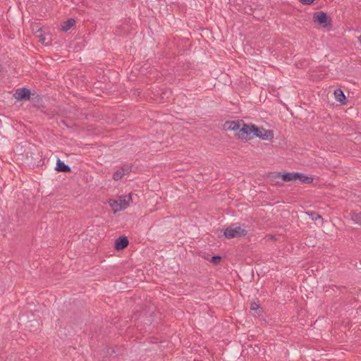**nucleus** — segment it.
<instances>
[{
  "label": "nucleus",
  "mask_w": 361,
  "mask_h": 361,
  "mask_svg": "<svg viewBox=\"0 0 361 361\" xmlns=\"http://www.w3.org/2000/svg\"><path fill=\"white\" fill-rule=\"evenodd\" d=\"M252 127H253V124H246L243 122L238 131L235 133V137L240 140H247L252 139V132H253Z\"/></svg>",
  "instance_id": "1"
},
{
  "label": "nucleus",
  "mask_w": 361,
  "mask_h": 361,
  "mask_svg": "<svg viewBox=\"0 0 361 361\" xmlns=\"http://www.w3.org/2000/svg\"><path fill=\"white\" fill-rule=\"evenodd\" d=\"M247 233V231L241 228L240 226H229L224 230V236L228 238H234L241 236H245Z\"/></svg>",
  "instance_id": "2"
},
{
  "label": "nucleus",
  "mask_w": 361,
  "mask_h": 361,
  "mask_svg": "<svg viewBox=\"0 0 361 361\" xmlns=\"http://www.w3.org/2000/svg\"><path fill=\"white\" fill-rule=\"evenodd\" d=\"M252 132V137L255 136L256 137H259L263 140H270L274 137V133L272 130H265L263 128H258L255 125L253 124Z\"/></svg>",
  "instance_id": "3"
},
{
  "label": "nucleus",
  "mask_w": 361,
  "mask_h": 361,
  "mask_svg": "<svg viewBox=\"0 0 361 361\" xmlns=\"http://www.w3.org/2000/svg\"><path fill=\"white\" fill-rule=\"evenodd\" d=\"M313 20L315 23L322 25L324 27L332 26V20L331 18L323 11L315 12L313 15Z\"/></svg>",
  "instance_id": "4"
},
{
  "label": "nucleus",
  "mask_w": 361,
  "mask_h": 361,
  "mask_svg": "<svg viewBox=\"0 0 361 361\" xmlns=\"http://www.w3.org/2000/svg\"><path fill=\"white\" fill-rule=\"evenodd\" d=\"M272 177L275 179L281 178L285 182L295 180V172L274 173Z\"/></svg>",
  "instance_id": "5"
},
{
  "label": "nucleus",
  "mask_w": 361,
  "mask_h": 361,
  "mask_svg": "<svg viewBox=\"0 0 361 361\" xmlns=\"http://www.w3.org/2000/svg\"><path fill=\"white\" fill-rule=\"evenodd\" d=\"M132 200V195L129 194L128 195L121 196L119 197L118 201L119 202L118 207H116L114 209V212H117L121 210L125 209L129 205V202Z\"/></svg>",
  "instance_id": "6"
},
{
  "label": "nucleus",
  "mask_w": 361,
  "mask_h": 361,
  "mask_svg": "<svg viewBox=\"0 0 361 361\" xmlns=\"http://www.w3.org/2000/svg\"><path fill=\"white\" fill-rule=\"evenodd\" d=\"M30 94L29 89L22 87L18 89L13 96L17 100H28L30 98Z\"/></svg>",
  "instance_id": "7"
},
{
  "label": "nucleus",
  "mask_w": 361,
  "mask_h": 361,
  "mask_svg": "<svg viewBox=\"0 0 361 361\" xmlns=\"http://www.w3.org/2000/svg\"><path fill=\"white\" fill-rule=\"evenodd\" d=\"M129 241L127 237L122 235L118 237L115 241V248L117 250H121L128 245Z\"/></svg>",
  "instance_id": "8"
},
{
  "label": "nucleus",
  "mask_w": 361,
  "mask_h": 361,
  "mask_svg": "<svg viewBox=\"0 0 361 361\" xmlns=\"http://www.w3.org/2000/svg\"><path fill=\"white\" fill-rule=\"evenodd\" d=\"M55 170L59 172H71V167L66 164L63 161H61L60 159H58L56 160V165L55 167Z\"/></svg>",
  "instance_id": "9"
},
{
  "label": "nucleus",
  "mask_w": 361,
  "mask_h": 361,
  "mask_svg": "<svg viewBox=\"0 0 361 361\" xmlns=\"http://www.w3.org/2000/svg\"><path fill=\"white\" fill-rule=\"evenodd\" d=\"M241 126V123L240 121H226L224 124V128L228 130L235 131V133L238 131L239 128Z\"/></svg>",
  "instance_id": "10"
},
{
  "label": "nucleus",
  "mask_w": 361,
  "mask_h": 361,
  "mask_svg": "<svg viewBox=\"0 0 361 361\" xmlns=\"http://www.w3.org/2000/svg\"><path fill=\"white\" fill-rule=\"evenodd\" d=\"M298 180L302 183L310 184L313 182V178L307 176L304 173L295 172V180Z\"/></svg>",
  "instance_id": "11"
},
{
  "label": "nucleus",
  "mask_w": 361,
  "mask_h": 361,
  "mask_svg": "<svg viewBox=\"0 0 361 361\" xmlns=\"http://www.w3.org/2000/svg\"><path fill=\"white\" fill-rule=\"evenodd\" d=\"M334 96L336 99L341 102L342 104L345 103L346 97L343 92V90L340 88L336 89L334 90Z\"/></svg>",
  "instance_id": "12"
},
{
  "label": "nucleus",
  "mask_w": 361,
  "mask_h": 361,
  "mask_svg": "<svg viewBox=\"0 0 361 361\" xmlns=\"http://www.w3.org/2000/svg\"><path fill=\"white\" fill-rule=\"evenodd\" d=\"M75 21L73 18H70L61 25V30L67 32L75 24Z\"/></svg>",
  "instance_id": "13"
},
{
  "label": "nucleus",
  "mask_w": 361,
  "mask_h": 361,
  "mask_svg": "<svg viewBox=\"0 0 361 361\" xmlns=\"http://www.w3.org/2000/svg\"><path fill=\"white\" fill-rule=\"evenodd\" d=\"M124 174H125L124 167H122L121 169L117 170L116 171H115L114 173L113 179L115 180H118L123 177V176Z\"/></svg>",
  "instance_id": "14"
},
{
  "label": "nucleus",
  "mask_w": 361,
  "mask_h": 361,
  "mask_svg": "<svg viewBox=\"0 0 361 361\" xmlns=\"http://www.w3.org/2000/svg\"><path fill=\"white\" fill-rule=\"evenodd\" d=\"M42 27H39V29H37L36 31H35V35H36V37L37 38H39V41L42 43V44H44V41L46 39V37L42 33Z\"/></svg>",
  "instance_id": "15"
},
{
  "label": "nucleus",
  "mask_w": 361,
  "mask_h": 361,
  "mask_svg": "<svg viewBox=\"0 0 361 361\" xmlns=\"http://www.w3.org/2000/svg\"><path fill=\"white\" fill-rule=\"evenodd\" d=\"M351 219L355 224L361 225V213H353Z\"/></svg>",
  "instance_id": "16"
},
{
  "label": "nucleus",
  "mask_w": 361,
  "mask_h": 361,
  "mask_svg": "<svg viewBox=\"0 0 361 361\" xmlns=\"http://www.w3.org/2000/svg\"><path fill=\"white\" fill-rule=\"evenodd\" d=\"M307 214L310 216V218L313 221H317L318 219H322V216L319 214L315 212H311L310 213L307 212Z\"/></svg>",
  "instance_id": "17"
},
{
  "label": "nucleus",
  "mask_w": 361,
  "mask_h": 361,
  "mask_svg": "<svg viewBox=\"0 0 361 361\" xmlns=\"http://www.w3.org/2000/svg\"><path fill=\"white\" fill-rule=\"evenodd\" d=\"M221 261V257L219 255H214L212 257L210 262L213 263L214 264H219L220 262Z\"/></svg>",
  "instance_id": "18"
},
{
  "label": "nucleus",
  "mask_w": 361,
  "mask_h": 361,
  "mask_svg": "<svg viewBox=\"0 0 361 361\" xmlns=\"http://www.w3.org/2000/svg\"><path fill=\"white\" fill-rule=\"evenodd\" d=\"M259 305L257 302H251V304H250V309L252 310H257L259 309Z\"/></svg>",
  "instance_id": "19"
},
{
  "label": "nucleus",
  "mask_w": 361,
  "mask_h": 361,
  "mask_svg": "<svg viewBox=\"0 0 361 361\" xmlns=\"http://www.w3.org/2000/svg\"><path fill=\"white\" fill-rule=\"evenodd\" d=\"M110 205H111L112 209L114 211L116 207H117V208L118 207L119 202L118 200H114V201H113L112 203L110 204Z\"/></svg>",
  "instance_id": "20"
},
{
  "label": "nucleus",
  "mask_w": 361,
  "mask_h": 361,
  "mask_svg": "<svg viewBox=\"0 0 361 361\" xmlns=\"http://www.w3.org/2000/svg\"><path fill=\"white\" fill-rule=\"evenodd\" d=\"M314 0H300V1L305 5H310Z\"/></svg>",
  "instance_id": "21"
},
{
  "label": "nucleus",
  "mask_w": 361,
  "mask_h": 361,
  "mask_svg": "<svg viewBox=\"0 0 361 361\" xmlns=\"http://www.w3.org/2000/svg\"><path fill=\"white\" fill-rule=\"evenodd\" d=\"M125 173H128L130 171V169L128 166L124 167Z\"/></svg>",
  "instance_id": "22"
},
{
  "label": "nucleus",
  "mask_w": 361,
  "mask_h": 361,
  "mask_svg": "<svg viewBox=\"0 0 361 361\" xmlns=\"http://www.w3.org/2000/svg\"><path fill=\"white\" fill-rule=\"evenodd\" d=\"M39 27L38 26H36V27H33L32 30L35 32V31L39 29Z\"/></svg>",
  "instance_id": "23"
},
{
  "label": "nucleus",
  "mask_w": 361,
  "mask_h": 361,
  "mask_svg": "<svg viewBox=\"0 0 361 361\" xmlns=\"http://www.w3.org/2000/svg\"><path fill=\"white\" fill-rule=\"evenodd\" d=\"M359 40L361 42V35L359 37Z\"/></svg>",
  "instance_id": "24"
}]
</instances>
